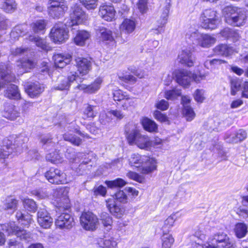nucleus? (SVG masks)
Listing matches in <instances>:
<instances>
[{
    "mask_svg": "<svg viewBox=\"0 0 248 248\" xmlns=\"http://www.w3.org/2000/svg\"><path fill=\"white\" fill-rule=\"evenodd\" d=\"M1 1V8L6 13L14 11L16 8L15 0H0Z\"/></svg>",
    "mask_w": 248,
    "mask_h": 248,
    "instance_id": "obj_36",
    "label": "nucleus"
},
{
    "mask_svg": "<svg viewBox=\"0 0 248 248\" xmlns=\"http://www.w3.org/2000/svg\"><path fill=\"white\" fill-rule=\"evenodd\" d=\"M105 183L108 187L111 188L116 187H122L126 184V182L121 178H118L113 181H106Z\"/></svg>",
    "mask_w": 248,
    "mask_h": 248,
    "instance_id": "obj_49",
    "label": "nucleus"
},
{
    "mask_svg": "<svg viewBox=\"0 0 248 248\" xmlns=\"http://www.w3.org/2000/svg\"><path fill=\"white\" fill-rule=\"evenodd\" d=\"M16 218L19 222H21L25 225H28L31 223L32 218L31 216L28 213L24 214L19 210L16 213Z\"/></svg>",
    "mask_w": 248,
    "mask_h": 248,
    "instance_id": "obj_38",
    "label": "nucleus"
},
{
    "mask_svg": "<svg viewBox=\"0 0 248 248\" xmlns=\"http://www.w3.org/2000/svg\"><path fill=\"white\" fill-rule=\"evenodd\" d=\"M147 0H140L137 3V7L141 14L146 13L148 10Z\"/></svg>",
    "mask_w": 248,
    "mask_h": 248,
    "instance_id": "obj_60",
    "label": "nucleus"
},
{
    "mask_svg": "<svg viewBox=\"0 0 248 248\" xmlns=\"http://www.w3.org/2000/svg\"><path fill=\"white\" fill-rule=\"evenodd\" d=\"M12 70V67L9 65L0 66V91L7 83L15 80V76Z\"/></svg>",
    "mask_w": 248,
    "mask_h": 248,
    "instance_id": "obj_15",
    "label": "nucleus"
},
{
    "mask_svg": "<svg viewBox=\"0 0 248 248\" xmlns=\"http://www.w3.org/2000/svg\"><path fill=\"white\" fill-rule=\"evenodd\" d=\"M50 38L55 43L65 42L68 38V34L65 29L64 25L62 23L55 24L51 30Z\"/></svg>",
    "mask_w": 248,
    "mask_h": 248,
    "instance_id": "obj_12",
    "label": "nucleus"
},
{
    "mask_svg": "<svg viewBox=\"0 0 248 248\" xmlns=\"http://www.w3.org/2000/svg\"><path fill=\"white\" fill-rule=\"evenodd\" d=\"M200 20L203 28L211 30L216 29L220 21L217 12L212 9L204 10L201 15Z\"/></svg>",
    "mask_w": 248,
    "mask_h": 248,
    "instance_id": "obj_6",
    "label": "nucleus"
},
{
    "mask_svg": "<svg viewBox=\"0 0 248 248\" xmlns=\"http://www.w3.org/2000/svg\"><path fill=\"white\" fill-rule=\"evenodd\" d=\"M37 222L43 228H49L53 223V219L45 209H40L37 212Z\"/></svg>",
    "mask_w": 248,
    "mask_h": 248,
    "instance_id": "obj_19",
    "label": "nucleus"
},
{
    "mask_svg": "<svg viewBox=\"0 0 248 248\" xmlns=\"http://www.w3.org/2000/svg\"><path fill=\"white\" fill-rule=\"evenodd\" d=\"M247 137V132L243 129H240L234 133L231 134H227L225 140L228 142L236 143L243 141Z\"/></svg>",
    "mask_w": 248,
    "mask_h": 248,
    "instance_id": "obj_26",
    "label": "nucleus"
},
{
    "mask_svg": "<svg viewBox=\"0 0 248 248\" xmlns=\"http://www.w3.org/2000/svg\"><path fill=\"white\" fill-rule=\"evenodd\" d=\"M101 220L104 226L110 229L112 224L111 217L106 213H103L101 215Z\"/></svg>",
    "mask_w": 248,
    "mask_h": 248,
    "instance_id": "obj_51",
    "label": "nucleus"
},
{
    "mask_svg": "<svg viewBox=\"0 0 248 248\" xmlns=\"http://www.w3.org/2000/svg\"><path fill=\"white\" fill-rule=\"evenodd\" d=\"M52 5L51 8H48L49 15L53 18H59L63 16L65 11L67 10V7L65 4H62L61 6L56 7Z\"/></svg>",
    "mask_w": 248,
    "mask_h": 248,
    "instance_id": "obj_31",
    "label": "nucleus"
},
{
    "mask_svg": "<svg viewBox=\"0 0 248 248\" xmlns=\"http://www.w3.org/2000/svg\"><path fill=\"white\" fill-rule=\"evenodd\" d=\"M186 38L189 39L193 44L204 48H208L214 45L216 39L207 34H201L197 31H189L186 32Z\"/></svg>",
    "mask_w": 248,
    "mask_h": 248,
    "instance_id": "obj_5",
    "label": "nucleus"
},
{
    "mask_svg": "<svg viewBox=\"0 0 248 248\" xmlns=\"http://www.w3.org/2000/svg\"><path fill=\"white\" fill-rule=\"evenodd\" d=\"M99 15L104 20L111 21L114 19L115 11L113 6L110 5H102L100 7Z\"/></svg>",
    "mask_w": 248,
    "mask_h": 248,
    "instance_id": "obj_25",
    "label": "nucleus"
},
{
    "mask_svg": "<svg viewBox=\"0 0 248 248\" xmlns=\"http://www.w3.org/2000/svg\"><path fill=\"white\" fill-rule=\"evenodd\" d=\"M155 118L161 122H167L169 121L168 118L166 115L161 113L160 111L156 110L154 113Z\"/></svg>",
    "mask_w": 248,
    "mask_h": 248,
    "instance_id": "obj_64",
    "label": "nucleus"
},
{
    "mask_svg": "<svg viewBox=\"0 0 248 248\" xmlns=\"http://www.w3.org/2000/svg\"><path fill=\"white\" fill-rule=\"evenodd\" d=\"M27 141V138L22 135H13L9 138L5 139L4 143L6 144V146L10 147L11 145H17L19 146Z\"/></svg>",
    "mask_w": 248,
    "mask_h": 248,
    "instance_id": "obj_28",
    "label": "nucleus"
},
{
    "mask_svg": "<svg viewBox=\"0 0 248 248\" xmlns=\"http://www.w3.org/2000/svg\"><path fill=\"white\" fill-rule=\"evenodd\" d=\"M45 177L49 182L53 184H64L68 182L65 173L54 168H51L47 171L45 173Z\"/></svg>",
    "mask_w": 248,
    "mask_h": 248,
    "instance_id": "obj_13",
    "label": "nucleus"
},
{
    "mask_svg": "<svg viewBox=\"0 0 248 248\" xmlns=\"http://www.w3.org/2000/svg\"><path fill=\"white\" fill-rule=\"evenodd\" d=\"M213 50L214 53L217 55L225 56L229 55L232 51L231 48L229 47L227 45L223 44L216 46Z\"/></svg>",
    "mask_w": 248,
    "mask_h": 248,
    "instance_id": "obj_41",
    "label": "nucleus"
},
{
    "mask_svg": "<svg viewBox=\"0 0 248 248\" xmlns=\"http://www.w3.org/2000/svg\"><path fill=\"white\" fill-rule=\"evenodd\" d=\"M9 150V147L3 142V145L0 148V159H4L9 155L11 151Z\"/></svg>",
    "mask_w": 248,
    "mask_h": 248,
    "instance_id": "obj_62",
    "label": "nucleus"
},
{
    "mask_svg": "<svg viewBox=\"0 0 248 248\" xmlns=\"http://www.w3.org/2000/svg\"><path fill=\"white\" fill-rule=\"evenodd\" d=\"M80 221L81 226L87 231H94L99 224L97 216L91 212H84L82 213Z\"/></svg>",
    "mask_w": 248,
    "mask_h": 248,
    "instance_id": "obj_10",
    "label": "nucleus"
},
{
    "mask_svg": "<svg viewBox=\"0 0 248 248\" xmlns=\"http://www.w3.org/2000/svg\"><path fill=\"white\" fill-rule=\"evenodd\" d=\"M141 124L144 129L149 132H156L157 130V125L156 123L147 118L142 119Z\"/></svg>",
    "mask_w": 248,
    "mask_h": 248,
    "instance_id": "obj_37",
    "label": "nucleus"
},
{
    "mask_svg": "<svg viewBox=\"0 0 248 248\" xmlns=\"http://www.w3.org/2000/svg\"><path fill=\"white\" fill-rule=\"evenodd\" d=\"M97 113V107L89 104L87 105L83 112L84 119H93Z\"/></svg>",
    "mask_w": 248,
    "mask_h": 248,
    "instance_id": "obj_39",
    "label": "nucleus"
},
{
    "mask_svg": "<svg viewBox=\"0 0 248 248\" xmlns=\"http://www.w3.org/2000/svg\"><path fill=\"white\" fill-rule=\"evenodd\" d=\"M2 115L4 117L13 121L19 116L20 113L13 105H7L5 106Z\"/></svg>",
    "mask_w": 248,
    "mask_h": 248,
    "instance_id": "obj_27",
    "label": "nucleus"
},
{
    "mask_svg": "<svg viewBox=\"0 0 248 248\" xmlns=\"http://www.w3.org/2000/svg\"><path fill=\"white\" fill-rule=\"evenodd\" d=\"M162 248H170L174 242V239L170 234L165 233L161 237Z\"/></svg>",
    "mask_w": 248,
    "mask_h": 248,
    "instance_id": "obj_43",
    "label": "nucleus"
},
{
    "mask_svg": "<svg viewBox=\"0 0 248 248\" xmlns=\"http://www.w3.org/2000/svg\"><path fill=\"white\" fill-rule=\"evenodd\" d=\"M225 62L223 60L220 59H213L205 62L204 66L208 69L215 68L218 65Z\"/></svg>",
    "mask_w": 248,
    "mask_h": 248,
    "instance_id": "obj_53",
    "label": "nucleus"
},
{
    "mask_svg": "<svg viewBox=\"0 0 248 248\" xmlns=\"http://www.w3.org/2000/svg\"><path fill=\"white\" fill-rule=\"evenodd\" d=\"M170 4H168L167 5L165 8V9L164 10L162 15L161 16V19H160V25L159 26L160 27H163L165 26V25L167 23V18L168 16V14L169 13L170 11Z\"/></svg>",
    "mask_w": 248,
    "mask_h": 248,
    "instance_id": "obj_55",
    "label": "nucleus"
},
{
    "mask_svg": "<svg viewBox=\"0 0 248 248\" xmlns=\"http://www.w3.org/2000/svg\"><path fill=\"white\" fill-rule=\"evenodd\" d=\"M181 92L178 89L168 90L165 92L164 97L168 100H173L181 96Z\"/></svg>",
    "mask_w": 248,
    "mask_h": 248,
    "instance_id": "obj_47",
    "label": "nucleus"
},
{
    "mask_svg": "<svg viewBox=\"0 0 248 248\" xmlns=\"http://www.w3.org/2000/svg\"><path fill=\"white\" fill-rule=\"evenodd\" d=\"M97 31L98 35L102 41L111 42L115 40L112 32L110 30L103 27H99Z\"/></svg>",
    "mask_w": 248,
    "mask_h": 248,
    "instance_id": "obj_29",
    "label": "nucleus"
},
{
    "mask_svg": "<svg viewBox=\"0 0 248 248\" xmlns=\"http://www.w3.org/2000/svg\"><path fill=\"white\" fill-rule=\"evenodd\" d=\"M169 106V102L164 99L159 100L155 104L156 108L163 111L167 110Z\"/></svg>",
    "mask_w": 248,
    "mask_h": 248,
    "instance_id": "obj_63",
    "label": "nucleus"
},
{
    "mask_svg": "<svg viewBox=\"0 0 248 248\" xmlns=\"http://www.w3.org/2000/svg\"><path fill=\"white\" fill-rule=\"evenodd\" d=\"M5 97L10 99H18L20 98V94L17 86L14 84L9 85L4 91Z\"/></svg>",
    "mask_w": 248,
    "mask_h": 248,
    "instance_id": "obj_30",
    "label": "nucleus"
},
{
    "mask_svg": "<svg viewBox=\"0 0 248 248\" xmlns=\"http://www.w3.org/2000/svg\"><path fill=\"white\" fill-rule=\"evenodd\" d=\"M248 225L243 222L237 223L235 225L234 232L238 238L244 237L248 232Z\"/></svg>",
    "mask_w": 248,
    "mask_h": 248,
    "instance_id": "obj_34",
    "label": "nucleus"
},
{
    "mask_svg": "<svg viewBox=\"0 0 248 248\" xmlns=\"http://www.w3.org/2000/svg\"><path fill=\"white\" fill-rule=\"evenodd\" d=\"M34 66V63L30 60L17 61L14 67V73L21 75L24 73L29 72Z\"/></svg>",
    "mask_w": 248,
    "mask_h": 248,
    "instance_id": "obj_20",
    "label": "nucleus"
},
{
    "mask_svg": "<svg viewBox=\"0 0 248 248\" xmlns=\"http://www.w3.org/2000/svg\"><path fill=\"white\" fill-rule=\"evenodd\" d=\"M18 204V200L10 197L6 199L1 208L5 211H11L14 212L17 209Z\"/></svg>",
    "mask_w": 248,
    "mask_h": 248,
    "instance_id": "obj_33",
    "label": "nucleus"
},
{
    "mask_svg": "<svg viewBox=\"0 0 248 248\" xmlns=\"http://www.w3.org/2000/svg\"><path fill=\"white\" fill-rule=\"evenodd\" d=\"M77 71L79 74L77 75L84 79V76L86 75L92 69V62L87 58L78 57L75 59Z\"/></svg>",
    "mask_w": 248,
    "mask_h": 248,
    "instance_id": "obj_16",
    "label": "nucleus"
},
{
    "mask_svg": "<svg viewBox=\"0 0 248 248\" xmlns=\"http://www.w3.org/2000/svg\"><path fill=\"white\" fill-rule=\"evenodd\" d=\"M126 139L130 145H136L142 149H146L152 146V142L150 138L146 135H142L136 128L132 129L129 132H127Z\"/></svg>",
    "mask_w": 248,
    "mask_h": 248,
    "instance_id": "obj_4",
    "label": "nucleus"
},
{
    "mask_svg": "<svg viewBox=\"0 0 248 248\" xmlns=\"http://www.w3.org/2000/svg\"><path fill=\"white\" fill-rule=\"evenodd\" d=\"M114 198L119 202L126 203L127 202V197L123 190H119L114 195Z\"/></svg>",
    "mask_w": 248,
    "mask_h": 248,
    "instance_id": "obj_58",
    "label": "nucleus"
},
{
    "mask_svg": "<svg viewBox=\"0 0 248 248\" xmlns=\"http://www.w3.org/2000/svg\"><path fill=\"white\" fill-rule=\"evenodd\" d=\"M229 237L228 235L223 232H218L215 233L211 237V241H215L217 243H223L227 240H228Z\"/></svg>",
    "mask_w": 248,
    "mask_h": 248,
    "instance_id": "obj_45",
    "label": "nucleus"
},
{
    "mask_svg": "<svg viewBox=\"0 0 248 248\" xmlns=\"http://www.w3.org/2000/svg\"><path fill=\"white\" fill-rule=\"evenodd\" d=\"M99 246L102 248H117V242L113 237H105L98 242Z\"/></svg>",
    "mask_w": 248,
    "mask_h": 248,
    "instance_id": "obj_35",
    "label": "nucleus"
},
{
    "mask_svg": "<svg viewBox=\"0 0 248 248\" xmlns=\"http://www.w3.org/2000/svg\"><path fill=\"white\" fill-rule=\"evenodd\" d=\"M40 142L44 146L54 147L55 143L53 141L51 136L50 135H46L42 136L40 138Z\"/></svg>",
    "mask_w": 248,
    "mask_h": 248,
    "instance_id": "obj_54",
    "label": "nucleus"
},
{
    "mask_svg": "<svg viewBox=\"0 0 248 248\" xmlns=\"http://www.w3.org/2000/svg\"><path fill=\"white\" fill-rule=\"evenodd\" d=\"M183 112L187 121H191L195 117V113L193 109L189 106H185Z\"/></svg>",
    "mask_w": 248,
    "mask_h": 248,
    "instance_id": "obj_48",
    "label": "nucleus"
},
{
    "mask_svg": "<svg viewBox=\"0 0 248 248\" xmlns=\"http://www.w3.org/2000/svg\"><path fill=\"white\" fill-rule=\"evenodd\" d=\"M88 19V16L82 10V8L77 4L71 8L70 14V21H67L65 26L72 27L84 23Z\"/></svg>",
    "mask_w": 248,
    "mask_h": 248,
    "instance_id": "obj_9",
    "label": "nucleus"
},
{
    "mask_svg": "<svg viewBox=\"0 0 248 248\" xmlns=\"http://www.w3.org/2000/svg\"><path fill=\"white\" fill-rule=\"evenodd\" d=\"M2 229L8 233L9 235L15 234L21 240L27 242L33 240V235L30 232L21 229L16 226L15 222H10L2 226Z\"/></svg>",
    "mask_w": 248,
    "mask_h": 248,
    "instance_id": "obj_7",
    "label": "nucleus"
},
{
    "mask_svg": "<svg viewBox=\"0 0 248 248\" xmlns=\"http://www.w3.org/2000/svg\"><path fill=\"white\" fill-rule=\"evenodd\" d=\"M46 158L47 161L54 164L61 163L63 160V157L57 151L46 155Z\"/></svg>",
    "mask_w": 248,
    "mask_h": 248,
    "instance_id": "obj_40",
    "label": "nucleus"
},
{
    "mask_svg": "<svg viewBox=\"0 0 248 248\" xmlns=\"http://www.w3.org/2000/svg\"><path fill=\"white\" fill-rule=\"evenodd\" d=\"M136 28V22L135 20L126 18L120 26L121 36H116V39L121 43H124L128 41V35L133 32Z\"/></svg>",
    "mask_w": 248,
    "mask_h": 248,
    "instance_id": "obj_11",
    "label": "nucleus"
},
{
    "mask_svg": "<svg viewBox=\"0 0 248 248\" xmlns=\"http://www.w3.org/2000/svg\"><path fill=\"white\" fill-rule=\"evenodd\" d=\"M204 93L203 90L197 89L194 94L195 100L199 103H202L205 99Z\"/></svg>",
    "mask_w": 248,
    "mask_h": 248,
    "instance_id": "obj_61",
    "label": "nucleus"
},
{
    "mask_svg": "<svg viewBox=\"0 0 248 248\" xmlns=\"http://www.w3.org/2000/svg\"><path fill=\"white\" fill-rule=\"evenodd\" d=\"M90 36L91 35L89 32L84 30L79 31L74 39V42L77 45L83 46Z\"/></svg>",
    "mask_w": 248,
    "mask_h": 248,
    "instance_id": "obj_32",
    "label": "nucleus"
},
{
    "mask_svg": "<svg viewBox=\"0 0 248 248\" xmlns=\"http://www.w3.org/2000/svg\"><path fill=\"white\" fill-rule=\"evenodd\" d=\"M63 138L66 141H69L72 144L76 146H79L82 143V140L79 137H78L69 132L66 133L63 135Z\"/></svg>",
    "mask_w": 248,
    "mask_h": 248,
    "instance_id": "obj_42",
    "label": "nucleus"
},
{
    "mask_svg": "<svg viewBox=\"0 0 248 248\" xmlns=\"http://www.w3.org/2000/svg\"><path fill=\"white\" fill-rule=\"evenodd\" d=\"M68 192L69 188L66 187L59 188L55 191L53 196L56 198V201L59 208L64 210H67L70 208Z\"/></svg>",
    "mask_w": 248,
    "mask_h": 248,
    "instance_id": "obj_14",
    "label": "nucleus"
},
{
    "mask_svg": "<svg viewBox=\"0 0 248 248\" xmlns=\"http://www.w3.org/2000/svg\"><path fill=\"white\" fill-rule=\"evenodd\" d=\"M102 82V79L101 78H97L90 85H87L83 84H79L77 86V88L83 90L85 93H93L97 91L100 88Z\"/></svg>",
    "mask_w": 248,
    "mask_h": 248,
    "instance_id": "obj_24",
    "label": "nucleus"
},
{
    "mask_svg": "<svg viewBox=\"0 0 248 248\" xmlns=\"http://www.w3.org/2000/svg\"><path fill=\"white\" fill-rule=\"evenodd\" d=\"M131 166L136 167L142 166L141 172L144 174L150 173L156 169V162L153 158L146 156H141L138 154H133L129 159Z\"/></svg>",
    "mask_w": 248,
    "mask_h": 248,
    "instance_id": "obj_2",
    "label": "nucleus"
},
{
    "mask_svg": "<svg viewBox=\"0 0 248 248\" xmlns=\"http://www.w3.org/2000/svg\"><path fill=\"white\" fill-rule=\"evenodd\" d=\"M46 22L44 20L36 21L31 25L32 29L34 32L38 33L45 30Z\"/></svg>",
    "mask_w": 248,
    "mask_h": 248,
    "instance_id": "obj_50",
    "label": "nucleus"
},
{
    "mask_svg": "<svg viewBox=\"0 0 248 248\" xmlns=\"http://www.w3.org/2000/svg\"><path fill=\"white\" fill-rule=\"evenodd\" d=\"M29 39L32 42H34L36 45L44 50H46L47 46L46 42L44 39H43L38 36L31 35L29 36Z\"/></svg>",
    "mask_w": 248,
    "mask_h": 248,
    "instance_id": "obj_46",
    "label": "nucleus"
},
{
    "mask_svg": "<svg viewBox=\"0 0 248 248\" xmlns=\"http://www.w3.org/2000/svg\"><path fill=\"white\" fill-rule=\"evenodd\" d=\"M24 87L25 92L31 98L38 97L45 89L44 86L38 82H28Z\"/></svg>",
    "mask_w": 248,
    "mask_h": 248,
    "instance_id": "obj_18",
    "label": "nucleus"
},
{
    "mask_svg": "<svg viewBox=\"0 0 248 248\" xmlns=\"http://www.w3.org/2000/svg\"><path fill=\"white\" fill-rule=\"evenodd\" d=\"M225 22L230 25L240 27L244 25L246 16L242 9L232 5L227 6L222 10Z\"/></svg>",
    "mask_w": 248,
    "mask_h": 248,
    "instance_id": "obj_1",
    "label": "nucleus"
},
{
    "mask_svg": "<svg viewBox=\"0 0 248 248\" xmlns=\"http://www.w3.org/2000/svg\"><path fill=\"white\" fill-rule=\"evenodd\" d=\"M175 77L178 83L184 87H187L190 84L191 81L194 80L196 83H199L205 79L206 75L202 74L197 71L192 73L186 70H180L176 72Z\"/></svg>",
    "mask_w": 248,
    "mask_h": 248,
    "instance_id": "obj_3",
    "label": "nucleus"
},
{
    "mask_svg": "<svg viewBox=\"0 0 248 248\" xmlns=\"http://www.w3.org/2000/svg\"><path fill=\"white\" fill-rule=\"evenodd\" d=\"M23 205L26 210L31 212H35L37 208L36 202L32 199H24L23 200Z\"/></svg>",
    "mask_w": 248,
    "mask_h": 248,
    "instance_id": "obj_44",
    "label": "nucleus"
},
{
    "mask_svg": "<svg viewBox=\"0 0 248 248\" xmlns=\"http://www.w3.org/2000/svg\"><path fill=\"white\" fill-rule=\"evenodd\" d=\"M57 228L61 229H70L74 225L75 222L73 217L66 213L61 214L55 220Z\"/></svg>",
    "mask_w": 248,
    "mask_h": 248,
    "instance_id": "obj_17",
    "label": "nucleus"
},
{
    "mask_svg": "<svg viewBox=\"0 0 248 248\" xmlns=\"http://www.w3.org/2000/svg\"><path fill=\"white\" fill-rule=\"evenodd\" d=\"M179 61L188 67L193 65L195 59L192 52L188 49L183 50L178 55Z\"/></svg>",
    "mask_w": 248,
    "mask_h": 248,
    "instance_id": "obj_22",
    "label": "nucleus"
},
{
    "mask_svg": "<svg viewBox=\"0 0 248 248\" xmlns=\"http://www.w3.org/2000/svg\"><path fill=\"white\" fill-rule=\"evenodd\" d=\"M55 65L60 68H62L69 64L72 59V56L69 54H56L53 57Z\"/></svg>",
    "mask_w": 248,
    "mask_h": 248,
    "instance_id": "obj_23",
    "label": "nucleus"
},
{
    "mask_svg": "<svg viewBox=\"0 0 248 248\" xmlns=\"http://www.w3.org/2000/svg\"><path fill=\"white\" fill-rule=\"evenodd\" d=\"M24 27L22 25L16 26L12 30L10 36L14 38H18L24 33Z\"/></svg>",
    "mask_w": 248,
    "mask_h": 248,
    "instance_id": "obj_56",
    "label": "nucleus"
},
{
    "mask_svg": "<svg viewBox=\"0 0 248 248\" xmlns=\"http://www.w3.org/2000/svg\"><path fill=\"white\" fill-rule=\"evenodd\" d=\"M79 1L87 9H94L97 6V0H79Z\"/></svg>",
    "mask_w": 248,
    "mask_h": 248,
    "instance_id": "obj_59",
    "label": "nucleus"
},
{
    "mask_svg": "<svg viewBox=\"0 0 248 248\" xmlns=\"http://www.w3.org/2000/svg\"><path fill=\"white\" fill-rule=\"evenodd\" d=\"M113 98L115 101H120L128 98V95L121 90H115L113 92Z\"/></svg>",
    "mask_w": 248,
    "mask_h": 248,
    "instance_id": "obj_57",
    "label": "nucleus"
},
{
    "mask_svg": "<svg viewBox=\"0 0 248 248\" xmlns=\"http://www.w3.org/2000/svg\"><path fill=\"white\" fill-rule=\"evenodd\" d=\"M81 79L83 78L78 76L76 72L71 71L67 77L62 75L59 76L57 80V84L53 87V88L56 90H67L69 89L72 82L76 81L79 84V83L81 82Z\"/></svg>",
    "mask_w": 248,
    "mask_h": 248,
    "instance_id": "obj_8",
    "label": "nucleus"
},
{
    "mask_svg": "<svg viewBox=\"0 0 248 248\" xmlns=\"http://www.w3.org/2000/svg\"><path fill=\"white\" fill-rule=\"evenodd\" d=\"M106 206L110 213L117 218H121L124 213V208L122 206L118 205L113 199L106 200Z\"/></svg>",
    "mask_w": 248,
    "mask_h": 248,
    "instance_id": "obj_21",
    "label": "nucleus"
},
{
    "mask_svg": "<svg viewBox=\"0 0 248 248\" xmlns=\"http://www.w3.org/2000/svg\"><path fill=\"white\" fill-rule=\"evenodd\" d=\"M241 81L239 79H232L231 81V94L235 95L236 92L240 89Z\"/></svg>",
    "mask_w": 248,
    "mask_h": 248,
    "instance_id": "obj_52",
    "label": "nucleus"
}]
</instances>
